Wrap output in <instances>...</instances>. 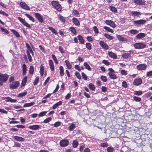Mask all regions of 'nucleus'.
Returning a JSON list of instances; mask_svg holds the SVG:
<instances>
[{
  "mask_svg": "<svg viewBox=\"0 0 152 152\" xmlns=\"http://www.w3.org/2000/svg\"><path fill=\"white\" fill-rule=\"evenodd\" d=\"M19 85V83L18 81H15L9 84L10 87L12 89H15L17 88Z\"/></svg>",
  "mask_w": 152,
  "mask_h": 152,
  "instance_id": "obj_5",
  "label": "nucleus"
},
{
  "mask_svg": "<svg viewBox=\"0 0 152 152\" xmlns=\"http://www.w3.org/2000/svg\"><path fill=\"white\" fill-rule=\"evenodd\" d=\"M47 112L46 111H44L40 113L39 114V117H42L44 116L45 114L47 113Z\"/></svg>",
  "mask_w": 152,
  "mask_h": 152,
  "instance_id": "obj_54",
  "label": "nucleus"
},
{
  "mask_svg": "<svg viewBox=\"0 0 152 152\" xmlns=\"http://www.w3.org/2000/svg\"><path fill=\"white\" fill-rule=\"evenodd\" d=\"M116 37L119 41L124 42L127 41V39L126 38L121 36L120 35H117Z\"/></svg>",
  "mask_w": 152,
  "mask_h": 152,
  "instance_id": "obj_20",
  "label": "nucleus"
},
{
  "mask_svg": "<svg viewBox=\"0 0 152 152\" xmlns=\"http://www.w3.org/2000/svg\"><path fill=\"white\" fill-rule=\"evenodd\" d=\"M89 87L90 89L92 91H94L95 89V87L94 86L92 83H90L89 84Z\"/></svg>",
  "mask_w": 152,
  "mask_h": 152,
  "instance_id": "obj_39",
  "label": "nucleus"
},
{
  "mask_svg": "<svg viewBox=\"0 0 152 152\" xmlns=\"http://www.w3.org/2000/svg\"><path fill=\"white\" fill-rule=\"evenodd\" d=\"M52 118L51 117H48L45 120L43 121V123H47L50 121L51 120Z\"/></svg>",
  "mask_w": 152,
  "mask_h": 152,
  "instance_id": "obj_53",
  "label": "nucleus"
},
{
  "mask_svg": "<svg viewBox=\"0 0 152 152\" xmlns=\"http://www.w3.org/2000/svg\"><path fill=\"white\" fill-rule=\"evenodd\" d=\"M20 5L22 8L24 9L27 10H30L29 7H28L25 2H20Z\"/></svg>",
  "mask_w": 152,
  "mask_h": 152,
  "instance_id": "obj_9",
  "label": "nucleus"
},
{
  "mask_svg": "<svg viewBox=\"0 0 152 152\" xmlns=\"http://www.w3.org/2000/svg\"><path fill=\"white\" fill-rule=\"evenodd\" d=\"M142 82V80L141 78H137L134 80L133 84L135 86H137L141 84Z\"/></svg>",
  "mask_w": 152,
  "mask_h": 152,
  "instance_id": "obj_10",
  "label": "nucleus"
},
{
  "mask_svg": "<svg viewBox=\"0 0 152 152\" xmlns=\"http://www.w3.org/2000/svg\"><path fill=\"white\" fill-rule=\"evenodd\" d=\"M7 102H15L16 100L15 99H12L8 97L7 98L6 100Z\"/></svg>",
  "mask_w": 152,
  "mask_h": 152,
  "instance_id": "obj_46",
  "label": "nucleus"
},
{
  "mask_svg": "<svg viewBox=\"0 0 152 152\" xmlns=\"http://www.w3.org/2000/svg\"><path fill=\"white\" fill-rule=\"evenodd\" d=\"M105 23L106 24L113 28H114L115 27L116 25L111 20H106L105 21Z\"/></svg>",
  "mask_w": 152,
  "mask_h": 152,
  "instance_id": "obj_13",
  "label": "nucleus"
},
{
  "mask_svg": "<svg viewBox=\"0 0 152 152\" xmlns=\"http://www.w3.org/2000/svg\"><path fill=\"white\" fill-rule=\"evenodd\" d=\"M122 86L124 88H126L127 87V85L126 81H124L122 82Z\"/></svg>",
  "mask_w": 152,
  "mask_h": 152,
  "instance_id": "obj_62",
  "label": "nucleus"
},
{
  "mask_svg": "<svg viewBox=\"0 0 152 152\" xmlns=\"http://www.w3.org/2000/svg\"><path fill=\"white\" fill-rule=\"evenodd\" d=\"M69 30L70 31L74 34H77V31L75 28L73 27H71L69 28Z\"/></svg>",
  "mask_w": 152,
  "mask_h": 152,
  "instance_id": "obj_30",
  "label": "nucleus"
},
{
  "mask_svg": "<svg viewBox=\"0 0 152 152\" xmlns=\"http://www.w3.org/2000/svg\"><path fill=\"white\" fill-rule=\"evenodd\" d=\"M84 65L86 69L89 71L91 70V68L87 63L85 62L84 64Z\"/></svg>",
  "mask_w": 152,
  "mask_h": 152,
  "instance_id": "obj_35",
  "label": "nucleus"
},
{
  "mask_svg": "<svg viewBox=\"0 0 152 152\" xmlns=\"http://www.w3.org/2000/svg\"><path fill=\"white\" fill-rule=\"evenodd\" d=\"M23 73V75H24L26 73L27 67L25 64H23L22 66Z\"/></svg>",
  "mask_w": 152,
  "mask_h": 152,
  "instance_id": "obj_23",
  "label": "nucleus"
},
{
  "mask_svg": "<svg viewBox=\"0 0 152 152\" xmlns=\"http://www.w3.org/2000/svg\"><path fill=\"white\" fill-rule=\"evenodd\" d=\"M49 64L51 70L52 71H54V65L53 61L51 59L49 61Z\"/></svg>",
  "mask_w": 152,
  "mask_h": 152,
  "instance_id": "obj_17",
  "label": "nucleus"
},
{
  "mask_svg": "<svg viewBox=\"0 0 152 152\" xmlns=\"http://www.w3.org/2000/svg\"><path fill=\"white\" fill-rule=\"evenodd\" d=\"M131 14L132 16L135 17L141 15V13L137 11H132Z\"/></svg>",
  "mask_w": 152,
  "mask_h": 152,
  "instance_id": "obj_19",
  "label": "nucleus"
},
{
  "mask_svg": "<svg viewBox=\"0 0 152 152\" xmlns=\"http://www.w3.org/2000/svg\"><path fill=\"white\" fill-rule=\"evenodd\" d=\"M104 36L105 37H106L108 39L111 40L113 38V37L111 36L110 35L108 34H105L104 35Z\"/></svg>",
  "mask_w": 152,
  "mask_h": 152,
  "instance_id": "obj_42",
  "label": "nucleus"
},
{
  "mask_svg": "<svg viewBox=\"0 0 152 152\" xmlns=\"http://www.w3.org/2000/svg\"><path fill=\"white\" fill-rule=\"evenodd\" d=\"M0 29L2 31L4 32L6 34H9V31L6 28H4L3 27H1Z\"/></svg>",
  "mask_w": 152,
  "mask_h": 152,
  "instance_id": "obj_51",
  "label": "nucleus"
},
{
  "mask_svg": "<svg viewBox=\"0 0 152 152\" xmlns=\"http://www.w3.org/2000/svg\"><path fill=\"white\" fill-rule=\"evenodd\" d=\"M65 62L66 63V65L68 68L69 69H71L72 67L71 64L66 60L65 61Z\"/></svg>",
  "mask_w": 152,
  "mask_h": 152,
  "instance_id": "obj_29",
  "label": "nucleus"
},
{
  "mask_svg": "<svg viewBox=\"0 0 152 152\" xmlns=\"http://www.w3.org/2000/svg\"><path fill=\"white\" fill-rule=\"evenodd\" d=\"M75 124H72L69 127V129L70 131H72L75 128Z\"/></svg>",
  "mask_w": 152,
  "mask_h": 152,
  "instance_id": "obj_45",
  "label": "nucleus"
},
{
  "mask_svg": "<svg viewBox=\"0 0 152 152\" xmlns=\"http://www.w3.org/2000/svg\"><path fill=\"white\" fill-rule=\"evenodd\" d=\"M27 76H25L23 79L22 82V85L23 86H24L25 85L27 81Z\"/></svg>",
  "mask_w": 152,
  "mask_h": 152,
  "instance_id": "obj_33",
  "label": "nucleus"
},
{
  "mask_svg": "<svg viewBox=\"0 0 152 152\" xmlns=\"http://www.w3.org/2000/svg\"><path fill=\"white\" fill-rule=\"evenodd\" d=\"M75 75L76 76V77L79 79H80L81 78V76L79 73L77 72H75Z\"/></svg>",
  "mask_w": 152,
  "mask_h": 152,
  "instance_id": "obj_57",
  "label": "nucleus"
},
{
  "mask_svg": "<svg viewBox=\"0 0 152 152\" xmlns=\"http://www.w3.org/2000/svg\"><path fill=\"white\" fill-rule=\"evenodd\" d=\"M115 73H111V72H109L108 73L109 76L111 79H116L117 77L116 75L114 74Z\"/></svg>",
  "mask_w": 152,
  "mask_h": 152,
  "instance_id": "obj_18",
  "label": "nucleus"
},
{
  "mask_svg": "<svg viewBox=\"0 0 152 152\" xmlns=\"http://www.w3.org/2000/svg\"><path fill=\"white\" fill-rule=\"evenodd\" d=\"M51 56L55 63L58 64V62L55 56L53 54H52Z\"/></svg>",
  "mask_w": 152,
  "mask_h": 152,
  "instance_id": "obj_44",
  "label": "nucleus"
},
{
  "mask_svg": "<svg viewBox=\"0 0 152 152\" xmlns=\"http://www.w3.org/2000/svg\"><path fill=\"white\" fill-rule=\"evenodd\" d=\"M27 93V91H24L23 92L19 94L18 96L20 97H22L25 96Z\"/></svg>",
  "mask_w": 152,
  "mask_h": 152,
  "instance_id": "obj_32",
  "label": "nucleus"
},
{
  "mask_svg": "<svg viewBox=\"0 0 152 152\" xmlns=\"http://www.w3.org/2000/svg\"><path fill=\"white\" fill-rule=\"evenodd\" d=\"M135 4L140 5H144L145 4V1L144 0H132Z\"/></svg>",
  "mask_w": 152,
  "mask_h": 152,
  "instance_id": "obj_7",
  "label": "nucleus"
},
{
  "mask_svg": "<svg viewBox=\"0 0 152 152\" xmlns=\"http://www.w3.org/2000/svg\"><path fill=\"white\" fill-rule=\"evenodd\" d=\"M82 76L83 78L85 80H86L87 79L88 77L87 75L84 73H82Z\"/></svg>",
  "mask_w": 152,
  "mask_h": 152,
  "instance_id": "obj_56",
  "label": "nucleus"
},
{
  "mask_svg": "<svg viewBox=\"0 0 152 152\" xmlns=\"http://www.w3.org/2000/svg\"><path fill=\"white\" fill-rule=\"evenodd\" d=\"M14 145L13 147H20L21 146L20 144L17 142H14Z\"/></svg>",
  "mask_w": 152,
  "mask_h": 152,
  "instance_id": "obj_58",
  "label": "nucleus"
},
{
  "mask_svg": "<svg viewBox=\"0 0 152 152\" xmlns=\"http://www.w3.org/2000/svg\"><path fill=\"white\" fill-rule=\"evenodd\" d=\"M60 75L61 76L64 75V69L63 67L62 66H60L59 67Z\"/></svg>",
  "mask_w": 152,
  "mask_h": 152,
  "instance_id": "obj_27",
  "label": "nucleus"
},
{
  "mask_svg": "<svg viewBox=\"0 0 152 152\" xmlns=\"http://www.w3.org/2000/svg\"><path fill=\"white\" fill-rule=\"evenodd\" d=\"M142 94V91H135L134 92V94L136 95H140Z\"/></svg>",
  "mask_w": 152,
  "mask_h": 152,
  "instance_id": "obj_49",
  "label": "nucleus"
},
{
  "mask_svg": "<svg viewBox=\"0 0 152 152\" xmlns=\"http://www.w3.org/2000/svg\"><path fill=\"white\" fill-rule=\"evenodd\" d=\"M40 126L39 125H36L30 126L29 127V128L30 129L32 130H37L38 129L40 128Z\"/></svg>",
  "mask_w": 152,
  "mask_h": 152,
  "instance_id": "obj_22",
  "label": "nucleus"
},
{
  "mask_svg": "<svg viewBox=\"0 0 152 152\" xmlns=\"http://www.w3.org/2000/svg\"><path fill=\"white\" fill-rule=\"evenodd\" d=\"M29 19L31 20L33 22H34L35 21L34 19L33 18V17H32L31 16L29 15L28 14H24Z\"/></svg>",
  "mask_w": 152,
  "mask_h": 152,
  "instance_id": "obj_34",
  "label": "nucleus"
},
{
  "mask_svg": "<svg viewBox=\"0 0 152 152\" xmlns=\"http://www.w3.org/2000/svg\"><path fill=\"white\" fill-rule=\"evenodd\" d=\"M26 48L27 49V50L26 51H28V52H29V53L31 52V51H32V49L31 48L30 46L28 44L26 43Z\"/></svg>",
  "mask_w": 152,
  "mask_h": 152,
  "instance_id": "obj_37",
  "label": "nucleus"
},
{
  "mask_svg": "<svg viewBox=\"0 0 152 152\" xmlns=\"http://www.w3.org/2000/svg\"><path fill=\"white\" fill-rule=\"evenodd\" d=\"M8 77V75L7 74L0 73V85L2 86L3 83L7 80Z\"/></svg>",
  "mask_w": 152,
  "mask_h": 152,
  "instance_id": "obj_1",
  "label": "nucleus"
},
{
  "mask_svg": "<svg viewBox=\"0 0 152 152\" xmlns=\"http://www.w3.org/2000/svg\"><path fill=\"white\" fill-rule=\"evenodd\" d=\"M110 9L113 12L115 13H117V10L116 8L113 6H110Z\"/></svg>",
  "mask_w": 152,
  "mask_h": 152,
  "instance_id": "obj_36",
  "label": "nucleus"
},
{
  "mask_svg": "<svg viewBox=\"0 0 152 152\" xmlns=\"http://www.w3.org/2000/svg\"><path fill=\"white\" fill-rule=\"evenodd\" d=\"M13 138L15 140L18 141H23L25 140V139L23 138L17 136H14Z\"/></svg>",
  "mask_w": 152,
  "mask_h": 152,
  "instance_id": "obj_16",
  "label": "nucleus"
},
{
  "mask_svg": "<svg viewBox=\"0 0 152 152\" xmlns=\"http://www.w3.org/2000/svg\"><path fill=\"white\" fill-rule=\"evenodd\" d=\"M134 46L136 49H142L145 47L146 45L141 42H138L134 44Z\"/></svg>",
  "mask_w": 152,
  "mask_h": 152,
  "instance_id": "obj_3",
  "label": "nucleus"
},
{
  "mask_svg": "<svg viewBox=\"0 0 152 152\" xmlns=\"http://www.w3.org/2000/svg\"><path fill=\"white\" fill-rule=\"evenodd\" d=\"M34 15L39 22L42 23L43 22V20L42 17L40 14L38 13H35Z\"/></svg>",
  "mask_w": 152,
  "mask_h": 152,
  "instance_id": "obj_12",
  "label": "nucleus"
},
{
  "mask_svg": "<svg viewBox=\"0 0 152 152\" xmlns=\"http://www.w3.org/2000/svg\"><path fill=\"white\" fill-rule=\"evenodd\" d=\"M86 47L89 50H90L91 49V45L89 43H86Z\"/></svg>",
  "mask_w": 152,
  "mask_h": 152,
  "instance_id": "obj_50",
  "label": "nucleus"
},
{
  "mask_svg": "<svg viewBox=\"0 0 152 152\" xmlns=\"http://www.w3.org/2000/svg\"><path fill=\"white\" fill-rule=\"evenodd\" d=\"M147 20L143 19H140L138 20H134L133 21L134 24L136 25H144L146 23Z\"/></svg>",
  "mask_w": 152,
  "mask_h": 152,
  "instance_id": "obj_4",
  "label": "nucleus"
},
{
  "mask_svg": "<svg viewBox=\"0 0 152 152\" xmlns=\"http://www.w3.org/2000/svg\"><path fill=\"white\" fill-rule=\"evenodd\" d=\"M39 77H36L35 80L33 82V84L34 85H35L37 84L39 81Z\"/></svg>",
  "mask_w": 152,
  "mask_h": 152,
  "instance_id": "obj_43",
  "label": "nucleus"
},
{
  "mask_svg": "<svg viewBox=\"0 0 152 152\" xmlns=\"http://www.w3.org/2000/svg\"><path fill=\"white\" fill-rule=\"evenodd\" d=\"M72 20L73 23L75 24V25L76 26H79L80 25V22L77 18H73L72 19Z\"/></svg>",
  "mask_w": 152,
  "mask_h": 152,
  "instance_id": "obj_21",
  "label": "nucleus"
},
{
  "mask_svg": "<svg viewBox=\"0 0 152 152\" xmlns=\"http://www.w3.org/2000/svg\"><path fill=\"white\" fill-rule=\"evenodd\" d=\"M26 53L29 61L30 62H31L32 60V58L31 55H30V53L28 52V51H26Z\"/></svg>",
  "mask_w": 152,
  "mask_h": 152,
  "instance_id": "obj_41",
  "label": "nucleus"
},
{
  "mask_svg": "<svg viewBox=\"0 0 152 152\" xmlns=\"http://www.w3.org/2000/svg\"><path fill=\"white\" fill-rule=\"evenodd\" d=\"M34 72V68L33 66H31L29 68V73L33 74Z\"/></svg>",
  "mask_w": 152,
  "mask_h": 152,
  "instance_id": "obj_55",
  "label": "nucleus"
},
{
  "mask_svg": "<svg viewBox=\"0 0 152 152\" xmlns=\"http://www.w3.org/2000/svg\"><path fill=\"white\" fill-rule=\"evenodd\" d=\"M48 28L49 30L51 31L55 34L56 35L58 34V32L57 31H56L55 29L53 28L50 26L48 27Z\"/></svg>",
  "mask_w": 152,
  "mask_h": 152,
  "instance_id": "obj_31",
  "label": "nucleus"
},
{
  "mask_svg": "<svg viewBox=\"0 0 152 152\" xmlns=\"http://www.w3.org/2000/svg\"><path fill=\"white\" fill-rule=\"evenodd\" d=\"M11 31L13 33V34L15 35L16 37L18 38L20 37V35L14 29H11Z\"/></svg>",
  "mask_w": 152,
  "mask_h": 152,
  "instance_id": "obj_26",
  "label": "nucleus"
},
{
  "mask_svg": "<svg viewBox=\"0 0 152 152\" xmlns=\"http://www.w3.org/2000/svg\"><path fill=\"white\" fill-rule=\"evenodd\" d=\"M130 32L133 34H137L138 33V31L135 29H132L130 31Z\"/></svg>",
  "mask_w": 152,
  "mask_h": 152,
  "instance_id": "obj_40",
  "label": "nucleus"
},
{
  "mask_svg": "<svg viewBox=\"0 0 152 152\" xmlns=\"http://www.w3.org/2000/svg\"><path fill=\"white\" fill-rule=\"evenodd\" d=\"M145 36V34L144 33H140L137 34L136 36V38L138 39H140L142 38H143Z\"/></svg>",
  "mask_w": 152,
  "mask_h": 152,
  "instance_id": "obj_24",
  "label": "nucleus"
},
{
  "mask_svg": "<svg viewBox=\"0 0 152 152\" xmlns=\"http://www.w3.org/2000/svg\"><path fill=\"white\" fill-rule=\"evenodd\" d=\"M58 18L60 19L61 21L63 23H64L65 22V20L64 17L60 15L58 17Z\"/></svg>",
  "mask_w": 152,
  "mask_h": 152,
  "instance_id": "obj_52",
  "label": "nucleus"
},
{
  "mask_svg": "<svg viewBox=\"0 0 152 152\" xmlns=\"http://www.w3.org/2000/svg\"><path fill=\"white\" fill-rule=\"evenodd\" d=\"M133 98L134 100L137 102H140L141 100L140 98L137 96H134Z\"/></svg>",
  "mask_w": 152,
  "mask_h": 152,
  "instance_id": "obj_59",
  "label": "nucleus"
},
{
  "mask_svg": "<svg viewBox=\"0 0 152 152\" xmlns=\"http://www.w3.org/2000/svg\"><path fill=\"white\" fill-rule=\"evenodd\" d=\"M51 4L53 7L58 11H60L61 10V5L58 2L56 1H52L51 2Z\"/></svg>",
  "mask_w": 152,
  "mask_h": 152,
  "instance_id": "obj_2",
  "label": "nucleus"
},
{
  "mask_svg": "<svg viewBox=\"0 0 152 152\" xmlns=\"http://www.w3.org/2000/svg\"><path fill=\"white\" fill-rule=\"evenodd\" d=\"M78 39L79 42L82 44H83L84 43V41L83 37L80 35H78L77 37Z\"/></svg>",
  "mask_w": 152,
  "mask_h": 152,
  "instance_id": "obj_25",
  "label": "nucleus"
},
{
  "mask_svg": "<svg viewBox=\"0 0 152 152\" xmlns=\"http://www.w3.org/2000/svg\"><path fill=\"white\" fill-rule=\"evenodd\" d=\"M100 78L104 82H106L107 81V79L105 76L102 75Z\"/></svg>",
  "mask_w": 152,
  "mask_h": 152,
  "instance_id": "obj_48",
  "label": "nucleus"
},
{
  "mask_svg": "<svg viewBox=\"0 0 152 152\" xmlns=\"http://www.w3.org/2000/svg\"><path fill=\"white\" fill-rule=\"evenodd\" d=\"M147 67V65L145 64H140L137 66V69L138 70L140 71L145 70Z\"/></svg>",
  "mask_w": 152,
  "mask_h": 152,
  "instance_id": "obj_8",
  "label": "nucleus"
},
{
  "mask_svg": "<svg viewBox=\"0 0 152 152\" xmlns=\"http://www.w3.org/2000/svg\"><path fill=\"white\" fill-rule=\"evenodd\" d=\"M72 14L74 15H78L79 12L77 10H73L72 11Z\"/></svg>",
  "mask_w": 152,
  "mask_h": 152,
  "instance_id": "obj_63",
  "label": "nucleus"
},
{
  "mask_svg": "<svg viewBox=\"0 0 152 152\" xmlns=\"http://www.w3.org/2000/svg\"><path fill=\"white\" fill-rule=\"evenodd\" d=\"M99 44L103 49L107 50L109 48L108 45L104 42L101 41L99 42Z\"/></svg>",
  "mask_w": 152,
  "mask_h": 152,
  "instance_id": "obj_11",
  "label": "nucleus"
},
{
  "mask_svg": "<svg viewBox=\"0 0 152 152\" xmlns=\"http://www.w3.org/2000/svg\"><path fill=\"white\" fill-rule=\"evenodd\" d=\"M18 19L24 26L28 28H31L30 25L24 19L20 17H18Z\"/></svg>",
  "mask_w": 152,
  "mask_h": 152,
  "instance_id": "obj_6",
  "label": "nucleus"
},
{
  "mask_svg": "<svg viewBox=\"0 0 152 152\" xmlns=\"http://www.w3.org/2000/svg\"><path fill=\"white\" fill-rule=\"evenodd\" d=\"M104 28L106 30L109 32L113 33V30L107 26H105L104 27Z\"/></svg>",
  "mask_w": 152,
  "mask_h": 152,
  "instance_id": "obj_38",
  "label": "nucleus"
},
{
  "mask_svg": "<svg viewBox=\"0 0 152 152\" xmlns=\"http://www.w3.org/2000/svg\"><path fill=\"white\" fill-rule=\"evenodd\" d=\"M107 152H113V147H109L107 149Z\"/></svg>",
  "mask_w": 152,
  "mask_h": 152,
  "instance_id": "obj_60",
  "label": "nucleus"
},
{
  "mask_svg": "<svg viewBox=\"0 0 152 152\" xmlns=\"http://www.w3.org/2000/svg\"><path fill=\"white\" fill-rule=\"evenodd\" d=\"M69 141L66 140H61L60 142V145L62 147L66 146L68 145Z\"/></svg>",
  "mask_w": 152,
  "mask_h": 152,
  "instance_id": "obj_14",
  "label": "nucleus"
},
{
  "mask_svg": "<svg viewBox=\"0 0 152 152\" xmlns=\"http://www.w3.org/2000/svg\"><path fill=\"white\" fill-rule=\"evenodd\" d=\"M59 49L61 53H65L64 49L61 46H59Z\"/></svg>",
  "mask_w": 152,
  "mask_h": 152,
  "instance_id": "obj_61",
  "label": "nucleus"
},
{
  "mask_svg": "<svg viewBox=\"0 0 152 152\" xmlns=\"http://www.w3.org/2000/svg\"><path fill=\"white\" fill-rule=\"evenodd\" d=\"M108 55L110 57L116 59L117 58V55L112 51L108 52Z\"/></svg>",
  "mask_w": 152,
  "mask_h": 152,
  "instance_id": "obj_15",
  "label": "nucleus"
},
{
  "mask_svg": "<svg viewBox=\"0 0 152 152\" xmlns=\"http://www.w3.org/2000/svg\"><path fill=\"white\" fill-rule=\"evenodd\" d=\"M146 76L148 77H149L151 76H152V70L149 71L147 72L146 74Z\"/></svg>",
  "mask_w": 152,
  "mask_h": 152,
  "instance_id": "obj_64",
  "label": "nucleus"
},
{
  "mask_svg": "<svg viewBox=\"0 0 152 152\" xmlns=\"http://www.w3.org/2000/svg\"><path fill=\"white\" fill-rule=\"evenodd\" d=\"M78 144V142L77 140H74L72 143L73 146L74 148H76Z\"/></svg>",
  "mask_w": 152,
  "mask_h": 152,
  "instance_id": "obj_47",
  "label": "nucleus"
},
{
  "mask_svg": "<svg viewBox=\"0 0 152 152\" xmlns=\"http://www.w3.org/2000/svg\"><path fill=\"white\" fill-rule=\"evenodd\" d=\"M122 57L124 58H128L130 57V55L127 53H125L122 55Z\"/></svg>",
  "mask_w": 152,
  "mask_h": 152,
  "instance_id": "obj_28",
  "label": "nucleus"
}]
</instances>
